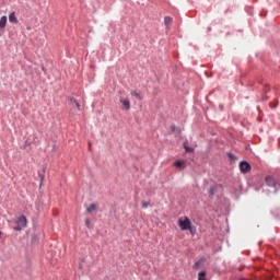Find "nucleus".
Instances as JSON below:
<instances>
[{"instance_id": "nucleus-16", "label": "nucleus", "mask_w": 280, "mask_h": 280, "mask_svg": "<svg viewBox=\"0 0 280 280\" xmlns=\"http://www.w3.org/2000/svg\"><path fill=\"white\" fill-rule=\"evenodd\" d=\"M187 231H189V233H190L191 235H194V234L196 233L195 228H191V225L188 228Z\"/></svg>"}, {"instance_id": "nucleus-4", "label": "nucleus", "mask_w": 280, "mask_h": 280, "mask_svg": "<svg viewBox=\"0 0 280 280\" xmlns=\"http://www.w3.org/2000/svg\"><path fill=\"white\" fill-rule=\"evenodd\" d=\"M265 185L268 187H276L277 186V179L272 177L271 175H267L265 177Z\"/></svg>"}, {"instance_id": "nucleus-3", "label": "nucleus", "mask_w": 280, "mask_h": 280, "mask_svg": "<svg viewBox=\"0 0 280 280\" xmlns=\"http://www.w3.org/2000/svg\"><path fill=\"white\" fill-rule=\"evenodd\" d=\"M240 171L243 174H247L252 171V165L247 161H241L240 162Z\"/></svg>"}, {"instance_id": "nucleus-15", "label": "nucleus", "mask_w": 280, "mask_h": 280, "mask_svg": "<svg viewBox=\"0 0 280 280\" xmlns=\"http://www.w3.org/2000/svg\"><path fill=\"white\" fill-rule=\"evenodd\" d=\"M149 207H151L150 201H142V209H148Z\"/></svg>"}, {"instance_id": "nucleus-19", "label": "nucleus", "mask_w": 280, "mask_h": 280, "mask_svg": "<svg viewBox=\"0 0 280 280\" xmlns=\"http://www.w3.org/2000/svg\"><path fill=\"white\" fill-rule=\"evenodd\" d=\"M270 107H271V108H277V107H278V104H277V103H270Z\"/></svg>"}, {"instance_id": "nucleus-10", "label": "nucleus", "mask_w": 280, "mask_h": 280, "mask_svg": "<svg viewBox=\"0 0 280 280\" xmlns=\"http://www.w3.org/2000/svg\"><path fill=\"white\" fill-rule=\"evenodd\" d=\"M70 103H72V105L77 106V109L80 110L81 109V105L78 102V100L75 98H70Z\"/></svg>"}, {"instance_id": "nucleus-20", "label": "nucleus", "mask_w": 280, "mask_h": 280, "mask_svg": "<svg viewBox=\"0 0 280 280\" xmlns=\"http://www.w3.org/2000/svg\"><path fill=\"white\" fill-rule=\"evenodd\" d=\"M1 235H2V232H0V237H1Z\"/></svg>"}, {"instance_id": "nucleus-18", "label": "nucleus", "mask_w": 280, "mask_h": 280, "mask_svg": "<svg viewBox=\"0 0 280 280\" xmlns=\"http://www.w3.org/2000/svg\"><path fill=\"white\" fill-rule=\"evenodd\" d=\"M229 159H230V160H236V156H235V154H233V153H229Z\"/></svg>"}, {"instance_id": "nucleus-8", "label": "nucleus", "mask_w": 280, "mask_h": 280, "mask_svg": "<svg viewBox=\"0 0 280 280\" xmlns=\"http://www.w3.org/2000/svg\"><path fill=\"white\" fill-rule=\"evenodd\" d=\"M9 21H10V23L15 24V25L19 23V20H18V18L15 16V12H12V13L10 14Z\"/></svg>"}, {"instance_id": "nucleus-2", "label": "nucleus", "mask_w": 280, "mask_h": 280, "mask_svg": "<svg viewBox=\"0 0 280 280\" xmlns=\"http://www.w3.org/2000/svg\"><path fill=\"white\" fill-rule=\"evenodd\" d=\"M18 226L14 228L15 231H22L27 225V219L26 217L22 215L16 221Z\"/></svg>"}, {"instance_id": "nucleus-7", "label": "nucleus", "mask_w": 280, "mask_h": 280, "mask_svg": "<svg viewBox=\"0 0 280 280\" xmlns=\"http://www.w3.org/2000/svg\"><path fill=\"white\" fill-rule=\"evenodd\" d=\"M172 23H173V18L172 16H165L164 18V25H165L166 28H170Z\"/></svg>"}, {"instance_id": "nucleus-9", "label": "nucleus", "mask_w": 280, "mask_h": 280, "mask_svg": "<svg viewBox=\"0 0 280 280\" xmlns=\"http://www.w3.org/2000/svg\"><path fill=\"white\" fill-rule=\"evenodd\" d=\"M7 22H8L7 15L1 16V20H0V28L1 30L5 28Z\"/></svg>"}, {"instance_id": "nucleus-14", "label": "nucleus", "mask_w": 280, "mask_h": 280, "mask_svg": "<svg viewBox=\"0 0 280 280\" xmlns=\"http://www.w3.org/2000/svg\"><path fill=\"white\" fill-rule=\"evenodd\" d=\"M131 96H133V97H136L138 100H141V95L137 91H135V90H131Z\"/></svg>"}, {"instance_id": "nucleus-13", "label": "nucleus", "mask_w": 280, "mask_h": 280, "mask_svg": "<svg viewBox=\"0 0 280 280\" xmlns=\"http://www.w3.org/2000/svg\"><path fill=\"white\" fill-rule=\"evenodd\" d=\"M206 276H207L206 271H200L198 273V280H206Z\"/></svg>"}, {"instance_id": "nucleus-6", "label": "nucleus", "mask_w": 280, "mask_h": 280, "mask_svg": "<svg viewBox=\"0 0 280 280\" xmlns=\"http://www.w3.org/2000/svg\"><path fill=\"white\" fill-rule=\"evenodd\" d=\"M185 165H186V161H184V160H177L174 162V166L176 168H183V167H185Z\"/></svg>"}, {"instance_id": "nucleus-11", "label": "nucleus", "mask_w": 280, "mask_h": 280, "mask_svg": "<svg viewBox=\"0 0 280 280\" xmlns=\"http://www.w3.org/2000/svg\"><path fill=\"white\" fill-rule=\"evenodd\" d=\"M183 147H184L186 153L194 152V148L188 147L186 142L183 143Z\"/></svg>"}, {"instance_id": "nucleus-1", "label": "nucleus", "mask_w": 280, "mask_h": 280, "mask_svg": "<svg viewBox=\"0 0 280 280\" xmlns=\"http://www.w3.org/2000/svg\"><path fill=\"white\" fill-rule=\"evenodd\" d=\"M178 226L180 231H188L191 226V221L188 217H185V219H178Z\"/></svg>"}, {"instance_id": "nucleus-17", "label": "nucleus", "mask_w": 280, "mask_h": 280, "mask_svg": "<svg viewBox=\"0 0 280 280\" xmlns=\"http://www.w3.org/2000/svg\"><path fill=\"white\" fill-rule=\"evenodd\" d=\"M85 226H88L89 229L91 228V221H90V219H85Z\"/></svg>"}, {"instance_id": "nucleus-12", "label": "nucleus", "mask_w": 280, "mask_h": 280, "mask_svg": "<svg viewBox=\"0 0 280 280\" xmlns=\"http://www.w3.org/2000/svg\"><path fill=\"white\" fill-rule=\"evenodd\" d=\"M95 210H96L95 203H91V205L89 206V208H88V212H89V213H92V212H94Z\"/></svg>"}, {"instance_id": "nucleus-5", "label": "nucleus", "mask_w": 280, "mask_h": 280, "mask_svg": "<svg viewBox=\"0 0 280 280\" xmlns=\"http://www.w3.org/2000/svg\"><path fill=\"white\" fill-rule=\"evenodd\" d=\"M120 104H122V109L129 110L130 109V100L125 96H120Z\"/></svg>"}]
</instances>
